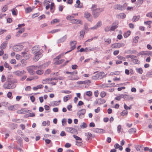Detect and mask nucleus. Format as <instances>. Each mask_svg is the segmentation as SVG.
I'll return each mask as SVG.
<instances>
[{
	"label": "nucleus",
	"mask_w": 152,
	"mask_h": 152,
	"mask_svg": "<svg viewBox=\"0 0 152 152\" xmlns=\"http://www.w3.org/2000/svg\"><path fill=\"white\" fill-rule=\"evenodd\" d=\"M32 10L31 8L30 7L26 8L25 9V12L26 13H28L31 12Z\"/></svg>",
	"instance_id": "72a5a7b5"
},
{
	"label": "nucleus",
	"mask_w": 152,
	"mask_h": 152,
	"mask_svg": "<svg viewBox=\"0 0 152 152\" xmlns=\"http://www.w3.org/2000/svg\"><path fill=\"white\" fill-rule=\"evenodd\" d=\"M85 136L87 137L86 139V140L87 141L90 140L92 136L91 134L89 132L86 133H85Z\"/></svg>",
	"instance_id": "dca6fc26"
},
{
	"label": "nucleus",
	"mask_w": 152,
	"mask_h": 152,
	"mask_svg": "<svg viewBox=\"0 0 152 152\" xmlns=\"http://www.w3.org/2000/svg\"><path fill=\"white\" fill-rule=\"evenodd\" d=\"M124 107L126 110H128L132 108V106L130 105V106L128 107L125 104H124Z\"/></svg>",
	"instance_id": "3c124183"
},
{
	"label": "nucleus",
	"mask_w": 152,
	"mask_h": 152,
	"mask_svg": "<svg viewBox=\"0 0 152 152\" xmlns=\"http://www.w3.org/2000/svg\"><path fill=\"white\" fill-rule=\"evenodd\" d=\"M144 1L145 0H137L136 2L137 7H140Z\"/></svg>",
	"instance_id": "412c9836"
},
{
	"label": "nucleus",
	"mask_w": 152,
	"mask_h": 152,
	"mask_svg": "<svg viewBox=\"0 0 152 152\" xmlns=\"http://www.w3.org/2000/svg\"><path fill=\"white\" fill-rule=\"evenodd\" d=\"M116 17L118 18H121L124 19L126 17V14L124 13H122L118 14L116 15Z\"/></svg>",
	"instance_id": "2eb2a0df"
},
{
	"label": "nucleus",
	"mask_w": 152,
	"mask_h": 152,
	"mask_svg": "<svg viewBox=\"0 0 152 152\" xmlns=\"http://www.w3.org/2000/svg\"><path fill=\"white\" fill-rule=\"evenodd\" d=\"M87 126V124L85 122H83L82 124H81L80 125V128L84 129L86 128Z\"/></svg>",
	"instance_id": "c9c22d12"
},
{
	"label": "nucleus",
	"mask_w": 152,
	"mask_h": 152,
	"mask_svg": "<svg viewBox=\"0 0 152 152\" xmlns=\"http://www.w3.org/2000/svg\"><path fill=\"white\" fill-rule=\"evenodd\" d=\"M121 125H119L117 127V131L118 133H119L120 132L121 130Z\"/></svg>",
	"instance_id": "69168bd1"
},
{
	"label": "nucleus",
	"mask_w": 152,
	"mask_h": 152,
	"mask_svg": "<svg viewBox=\"0 0 152 152\" xmlns=\"http://www.w3.org/2000/svg\"><path fill=\"white\" fill-rule=\"evenodd\" d=\"M88 50H87V52H89L91 51H93L94 50L98 51L99 50V49L96 47H93L92 48H88Z\"/></svg>",
	"instance_id": "b1692460"
},
{
	"label": "nucleus",
	"mask_w": 152,
	"mask_h": 152,
	"mask_svg": "<svg viewBox=\"0 0 152 152\" xmlns=\"http://www.w3.org/2000/svg\"><path fill=\"white\" fill-rule=\"evenodd\" d=\"M147 17L152 18V12H149L147 13L146 15Z\"/></svg>",
	"instance_id": "e2e57ef3"
},
{
	"label": "nucleus",
	"mask_w": 152,
	"mask_h": 152,
	"mask_svg": "<svg viewBox=\"0 0 152 152\" xmlns=\"http://www.w3.org/2000/svg\"><path fill=\"white\" fill-rule=\"evenodd\" d=\"M88 48H86L85 49H84L83 48H81L79 51H77V52L80 51V52H87V50H88Z\"/></svg>",
	"instance_id": "49530a36"
},
{
	"label": "nucleus",
	"mask_w": 152,
	"mask_h": 152,
	"mask_svg": "<svg viewBox=\"0 0 152 152\" xmlns=\"http://www.w3.org/2000/svg\"><path fill=\"white\" fill-rule=\"evenodd\" d=\"M18 82L16 79H7L6 82L3 86V87L5 89H12L16 87L15 83Z\"/></svg>",
	"instance_id": "f257e3e1"
},
{
	"label": "nucleus",
	"mask_w": 152,
	"mask_h": 152,
	"mask_svg": "<svg viewBox=\"0 0 152 152\" xmlns=\"http://www.w3.org/2000/svg\"><path fill=\"white\" fill-rule=\"evenodd\" d=\"M139 37L138 36L135 37L133 39V42L135 43H137L138 42Z\"/></svg>",
	"instance_id": "603ef678"
},
{
	"label": "nucleus",
	"mask_w": 152,
	"mask_h": 152,
	"mask_svg": "<svg viewBox=\"0 0 152 152\" xmlns=\"http://www.w3.org/2000/svg\"><path fill=\"white\" fill-rule=\"evenodd\" d=\"M72 96L71 95H69L66 96H64V102H66L69 99L72 98Z\"/></svg>",
	"instance_id": "aec40b11"
},
{
	"label": "nucleus",
	"mask_w": 152,
	"mask_h": 152,
	"mask_svg": "<svg viewBox=\"0 0 152 152\" xmlns=\"http://www.w3.org/2000/svg\"><path fill=\"white\" fill-rule=\"evenodd\" d=\"M120 74V72L119 71H115L111 72L109 75L110 76H113L114 75H118Z\"/></svg>",
	"instance_id": "c85d7f7f"
},
{
	"label": "nucleus",
	"mask_w": 152,
	"mask_h": 152,
	"mask_svg": "<svg viewBox=\"0 0 152 152\" xmlns=\"http://www.w3.org/2000/svg\"><path fill=\"white\" fill-rule=\"evenodd\" d=\"M125 45L124 43H117L113 44L112 45V46L113 48H119L121 47H124Z\"/></svg>",
	"instance_id": "9d476101"
},
{
	"label": "nucleus",
	"mask_w": 152,
	"mask_h": 152,
	"mask_svg": "<svg viewBox=\"0 0 152 152\" xmlns=\"http://www.w3.org/2000/svg\"><path fill=\"white\" fill-rule=\"evenodd\" d=\"M106 95V93L104 91H102L100 94V96L102 98H103L105 97Z\"/></svg>",
	"instance_id": "680f3d73"
},
{
	"label": "nucleus",
	"mask_w": 152,
	"mask_h": 152,
	"mask_svg": "<svg viewBox=\"0 0 152 152\" xmlns=\"http://www.w3.org/2000/svg\"><path fill=\"white\" fill-rule=\"evenodd\" d=\"M14 73L16 75L18 76H21L24 74H25L26 73V72L24 70H18L14 72Z\"/></svg>",
	"instance_id": "f8f14e48"
},
{
	"label": "nucleus",
	"mask_w": 152,
	"mask_h": 152,
	"mask_svg": "<svg viewBox=\"0 0 152 152\" xmlns=\"http://www.w3.org/2000/svg\"><path fill=\"white\" fill-rule=\"evenodd\" d=\"M37 68L38 67L37 65H34L27 67V69L30 75H34L35 72H36L37 74H38V70H37L36 71H35L37 69Z\"/></svg>",
	"instance_id": "20e7f679"
},
{
	"label": "nucleus",
	"mask_w": 152,
	"mask_h": 152,
	"mask_svg": "<svg viewBox=\"0 0 152 152\" xmlns=\"http://www.w3.org/2000/svg\"><path fill=\"white\" fill-rule=\"evenodd\" d=\"M32 53L34 55L33 60L36 62L38 60V45H36L32 48Z\"/></svg>",
	"instance_id": "39448f33"
},
{
	"label": "nucleus",
	"mask_w": 152,
	"mask_h": 152,
	"mask_svg": "<svg viewBox=\"0 0 152 152\" xmlns=\"http://www.w3.org/2000/svg\"><path fill=\"white\" fill-rule=\"evenodd\" d=\"M31 111L25 108H22L20 110L17 111V113L20 114H24L28 113V114H34V113H30Z\"/></svg>",
	"instance_id": "423d86ee"
},
{
	"label": "nucleus",
	"mask_w": 152,
	"mask_h": 152,
	"mask_svg": "<svg viewBox=\"0 0 152 152\" xmlns=\"http://www.w3.org/2000/svg\"><path fill=\"white\" fill-rule=\"evenodd\" d=\"M80 36L83 38L84 37V35L85 34V32L84 30H82L80 32Z\"/></svg>",
	"instance_id": "a19ab883"
},
{
	"label": "nucleus",
	"mask_w": 152,
	"mask_h": 152,
	"mask_svg": "<svg viewBox=\"0 0 152 152\" xmlns=\"http://www.w3.org/2000/svg\"><path fill=\"white\" fill-rule=\"evenodd\" d=\"M68 77L69 78V79L71 80H77L78 79V78H75L73 77L72 76H69Z\"/></svg>",
	"instance_id": "5fc2aeb1"
},
{
	"label": "nucleus",
	"mask_w": 152,
	"mask_h": 152,
	"mask_svg": "<svg viewBox=\"0 0 152 152\" xmlns=\"http://www.w3.org/2000/svg\"><path fill=\"white\" fill-rule=\"evenodd\" d=\"M66 130L68 132L74 134H77L78 133L77 129L76 128L72 127H67L66 128Z\"/></svg>",
	"instance_id": "0eeeda50"
},
{
	"label": "nucleus",
	"mask_w": 152,
	"mask_h": 152,
	"mask_svg": "<svg viewBox=\"0 0 152 152\" xmlns=\"http://www.w3.org/2000/svg\"><path fill=\"white\" fill-rule=\"evenodd\" d=\"M97 6L95 4H93L91 8L92 11V14L95 18L98 17L100 13L102 12L104 9L103 8H97Z\"/></svg>",
	"instance_id": "f03ea898"
},
{
	"label": "nucleus",
	"mask_w": 152,
	"mask_h": 152,
	"mask_svg": "<svg viewBox=\"0 0 152 152\" xmlns=\"http://www.w3.org/2000/svg\"><path fill=\"white\" fill-rule=\"evenodd\" d=\"M8 9V7L7 5H5L3 7L2 9V11L5 12L7 11Z\"/></svg>",
	"instance_id": "4d7b16f0"
},
{
	"label": "nucleus",
	"mask_w": 152,
	"mask_h": 152,
	"mask_svg": "<svg viewBox=\"0 0 152 152\" xmlns=\"http://www.w3.org/2000/svg\"><path fill=\"white\" fill-rule=\"evenodd\" d=\"M61 92L62 93H64L66 94H69L71 92V91L69 90H62L61 91Z\"/></svg>",
	"instance_id": "864d4df0"
},
{
	"label": "nucleus",
	"mask_w": 152,
	"mask_h": 152,
	"mask_svg": "<svg viewBox=\"0 0 152 152\" xmlns=\"http://www.w3.org/2000/svg\"><path fill=\"white\" fill-rule=\"evenodd\" d=\"M140 18V16L139 15L137 16H134L132 19V21L133 22H136L139 20Z\"/></svg>",
	"instance_id": "5701e85b"
},
{
	"label": "nucleus",
	"mask_w": 152,
	"mask_h": 152,
	"mask_svg": "<svg viewBox=\"0 0 152 152\" xmlns=\"http://www.w3.org/2000/svg\"><path fill=\"white\" fill-rule=\"evenodd\" d=\"M99 77L97 74H96L95 75L92 76V79L94 80H96L98 79Z\"/></svg>",
	"instance_id": "de8ad7c7"
},
{
	"label": "nucleus",
	"mask_w": 152,
	"mask_h": 152,
	"mask_svg": "<svg viewBox=\"0 0 152 152\" xmlns=\"http://www.w3.org/2000/svg\"><path fill=\"white\" fill-rule=\"evenodd\" d=\"M77 44V42L75 41H71L70 42V45L71 46V50L66 52L65 54H66L74 49L76 48V45Z\"/></svg>",
	"instance_id": "6e6552de"
},
{
	"label": "nucleus",
	"mask_w": 152,
	"mask_h": 152,
	"mask_svg": "<svg viewBox=\"0 0 152 152\" xmlns=\"http://www.w3.org/2000/svg\"><path fill=\"white\" fill-rule=\"evenodd\" d=\"M43 52V50L42 49L39 50V59L42 57L43 55L42 53Z\"/></svg>",
	"instance_id": "e433bc0d"
},
{
	"label": "nucleus",
	"mask_w": 152,
	"mask_h": 152,
	"mask_svg": "<svg viewBox=\"0 0 152 152\" xmlns=\"http://www.w3.org/2000/svg\"><path fill=\"white\" fill-rule=\"evenodd\" d=\"M54 3L53 2H52L50 4V10L51 12L52 13H53L54 12V10H53L54 7Z\"/></svg>",
	"instance_id": "473e14b6"
},
{
	"label": "nucleus",
	"mask_w": 152,
	"mask_h": 152,
	"mask_svg": "<svg viewBox=\"0 0 152 152\" xmlns=\"http://www.w3.org/2000/svg\"><path fill=\"white\" fill-rule=\"evenodd\" d=\"M104 40L105 42H106L107 44H109L111 43V39H110L108 38L107 39H104Z\"/></svg>",
	"instance_id": "09e8293b"
},
{
	"label": "nucleus",
	"mask_w": 152,
	"mask_h": 152,
	"mask_svg": "<svg viewBox=\"0 0 152 152\" xmlns=\"http://www.w3.org/2000/svg\"><path fill=\"white\" fill-rule=\"evenodd\" d=\"M50 1L48 0H45L44 2V6L50 5Z\"/></svg>",
	"instance_id": "bf43d9fd"
},
{
	"label": "nucleus",
	"mask_w": 152,
	"mask_h": 152,
	"mask_svg": "<svg viewBox=\"0 0 152 152\" xmlns=\"http://www.w3.org/2000/svg\"><path fill=\"white\" fill-rule=\"evenodd\" d=\"M124 98L126 100H132L133 98L131 96L127 94H120L115 97V99L116 100L120 101L121 98Z\"/></svg>",
	"instance_id": "7ed1b4c3"
},
{
	"label": "nucleus",
	"mask_w": 152,
	"mask_h": 152,
	"mask_svg": "<svg viewBox=\"0 0 152 152\" xmlns=\"http://www.w3.org/2000/svg\"><path fill=\"white\" fill-rule=\"evenodd\" d=\"M83 83L84 84H88L91 83V81L89 80H86L85 81H83Z\"/></svg>",
	"instance_id": "338daca9"
},
{
	"label": "nucleus",
	"mask_w": 152,
	"mask_h": 152,
	"mask_svg": "<svg viewBox=\"0 0 152 152\" xmlns=\"http://www.w3.org/2000/svg\"><path fill=\"white\" fill-rule=\"evenodd\" d=\"M113 8L115 10H124V8L122 5L120 4L115 5L113 6Z\"/></svg>",
	"instance_id": "ddd939ff"
},
{
	"label": "nucleus",
	"mask_w": 152,
	"mask_h": 152,
	"mask_svg": "<svg viewBox=\"0 0 152 152\" xmlns=\"http://www.w3.org/2000/svg\"><path fill=\"white\" fill-rule=\"evenodd\" d=\"M23 46L22 45H17L13 46L12 49L15 51H19L23 49Z\"/></svg>",
	"instance_id": "1a4fd4ad"
},
{
	"label": "nucleus",
	"mask_w": 152,
	"mask_h": 152,
	"mask_svg": "<svg viewBox=\"0 0 152 152\" xmlns=\"http://www.w3.org/2000/svg\"><path fill=\"white\" fill-rule=\"evenodd\" d=\"M137 72L140 74H142L143 72V70L141 68H136V69Z\"/></svg>",
	"instance_id": "c756f323"
},
{
	"label": "nucleus",
	"mask_w": 152,
	"mask_h": 152,
	"mask_svg": "<svg viewBox=\"0 0 152 152\" xmlns=\"http://www.w3.org/2000/svg\"><path fill=\"white\" fill-rule=\"evenodd\" d=\"M10 127L13 129L16 128L17 127V125L16 124H12L10 125Z\"/></svg>",
	"instance_id": "a18cd8bd"
},
{
	"label": "nucleus",
	"mask_w": 152,
	"mask_h": 152,
	"mask_svg": "<svg viewBox=\"0 0 152 152\" xmlns=\"http://www.w3.org/2000/svg\"><path fill=\"white\" fill-rule=\"evenodd\" d=\"M51 104L53 106H56L58 105V101H54L51 103Z\"/></svg>",
	"instance_id": "f704fd0d"
},
{
	"label": "nucleus",
	"mask_w": 152,
	"mask_h": 152,
	"mask_svg": "<svg viewBox=\"0 0 152 152\" xmlns=\"http://www.w3.org/2000/svg\"><path fill=\"white\" fill-rule=\"evenodd\" d=\"M66 38L67 36L66 35H65L58 40V42L59 43L63 42L66 40Z\"/></svg>",
	"instance_id": "393cba45"
},
{
	"label": "nucleus",
	"mask_w": 152,
	"mask_h": 152,
	"mask_svg": "<svg viewBox=\"0 0 152 152\" xmlns=\"http://www.w3.org/2000/svg\"><path fill=\"white\" fill-rule=\"evenodd\" d=\"M128 132L130 134L134 133L136 132V129L135 128H131L129 129Z\"/></svg>",
	"instance_id": "2f4dec72"
},
{
	"label": "nucleus",
	"mask_w": 152,
	"mask_h": 152,
	"mask_svg": "<svg viewBox=\"0 0 152 152\" xmlns=\"http://www.w3.org/2000/svg\"><path fill=\"white\" fill-rule=\"evenodd\" d=\"M59 22L58 19H54L51 22V23L52 24H54L55 23H58Z\"/></svg>",
	"instance_id": "79ce46f5"
},
{
	"label": "nucleus",
	"mask_w": 152,
	"mask_h": 152,
	"mask_svg": "<svg viewBox=\"0 0 152 152\" xmlns=\"http://www.w3.org/2000/svg\"><path fill=\"white\" fill-rule=\"evenodd\" d=\"M86 110L85 109H82L79 110L77 114H85L86 113Z\"/></svg>",
	"instance_id": "7c9ffc66"
},
{
	"label": "nucleus",
	"mask_w": 152,
	"mask_h": 152,
	"mask_svg": "<svg viewBox=\"0 0 152 152\" xmlns=\"http://www.w3.org/2000/svg\"><path fill=\"white\" fill-rule=\"evenodd\" d=\"M117 57L119 60H123L124 61H126V58L125 57H123L122 56H121L118 55V56H117Z\"/></svg>",
	"instance_id": "8fccbe9b"
},
{
	"label": "nucleus",
	"mask_w": 152,
	"mask_h": 152,
	"mask_svg": "<svg viewBox=\"0 0 152 152\" xmlns=\"http://www.w3.org/2000/svg\"><path fill=\"white\" fill-rule=\"evenodd\" d=\"M66 19L68 20H71L72 22L73 20L71 15H68L66 17Z\"/></svg>",
	"instance_id": "0e129e2a"
},
{
	"label": "nucleus",
	"mask_w": 152,
	"mask_h": 152,
	"mask_svg": "<svg viewBox=\"0 0 152 152\" xmlns=\"http://www.w3.org/2000/svg\"><path fill=\"white\" fill-rule=\"evenodd\" d=\"M118 24V22H117L116 23V25H113L110 27V30L111 31H113L115 30V29L118 28V26L117 25Z\"/></svg>",
	"instance_id": "a878e982"
},
{
	"label": "nucleus",
	"mask_w": 152,
	"mask_h": 152,
	"mask_svg": "<svg viewBox=\"0 0 152 152\" xmlns=\"http://www.w3.org/2000/svg\"><path fill=\"white\" fill-rule=\"evenodd\" d=\"M4 66L5 68H8L9 69H12L11 67L9 66L8 64L6 62L4 63Z\"/></svg>",
	"instance_id": "37998d69"
},
{
	"label": "nucleus",
	"mask_w": 152,
	"mask_h": 152,
	"mask_svg": "<svg viewBox=\"0 0 152 152\" xmlns=\"http://www.w3.org/2000/svg\"><path fill=\"white\" fill-rule=\"evenodd\" d=\"M104 30L106 32H108L109 31H111L110 30V28L109 26H107L105 28Z\"/></svg>",
	"instance_id": "774afa93"
},
{
	"label": "nucleus",
	"mask_w": 152,
	"mask_h": 152,
	"mask_svg": "<svg viewBox=\"0 0 152 152\" xmlns=\"http://www.w3.org/2000/svg\"><path fill=\"white\" fill-rule=\"evenodd\" d=\"M130 31H128L126 33L124 34V36L125 38H126L130 35Z\"/></svg>",
	"instance_id": "4c0bfd02"
},
{
	"label": "nucleus",
	"mask_w": 152,
	"mask_h": 152,
	"mask_svg": "<svg viewBox=\"0 0 152 152\" xmlns=\"http://www.w3.org/2000/svg\"><path fill=\"white\" fill-rule=\"evenodd\" d=\"M143 55L149 56V51H142Z\"/></svg>",
	"instance_id": "052dcab7"
},
{
	"label": "nucleus",
	"mask_w": 152,
	"mask_h": 152,
	"mask_svg": "<svg viewBox=\"0 0 152 152\" xmlns=\"http://www.w3.org/2000/svg\"><path fill=\"white\" fill-rule=\"evenodd\" d=\"M73 136L74 138H75L77 141V140L81 141L82 140L81 138L77 135H74Z\"/></svg>",
	"instance_id": "c03bdc74"
},
{
	"label": "nucleus",
	"mask_w": 152,
	"mask_h": 152,
	"mask_svg": "<svg viewBox=\"0 0 152 152\" xmlns=\"http://www.w3.org/2000/svg\"><path fill=\"white\" fill-rule=\"evenodd\" d=\"M137 56H136L132 55V57H131V59H132L131 61L135 64H140V61L137 59Z\"/></svg>",
	"instance_id": "9b49d317"
},
{
	"label": "nucleus",
	"mask_w": 152,
	"mask_h": 152,
	"mask_svg": "<svg viewBox=\"0 0 152 152\" xmlns=\"http://www.w3.org/2000/svg\"><path fill=\"white\" fill-rule=\"evenodd\" d=\"M6 77L4 75H2L1 77V81L3 83L6 80Z\"/></svg>",
	"instance_id": "13d9d810"
},
{
	"label": "nucleus",
	"mask_w": 152,
	"mask_h": 152,
	"mask_svg": "<svg viewBox=\"0 0 152 152\" xmlns=\"http://www.w3.org/2000/svg\"><path fill=\"white\" fill-rule=\"evenodd\" d=\"M91 16V14L88 12H85L84 13V17L87 19H88Z\"/></svg>",
	"instance_id": "58836bf2"
},
{
	"label": "nucleus",
	"mask_w": 152,
	"mask_h": 152,
	"mask_svg": "<svg viewBox=\"0 0 152 152\" xmlns=\"http://www.w3.org/2000/svg\"><path fill=\"white\" fill-rule=\"evenodd\" d=\"M12 14L14 15H17V10L16 9H13L12 10Z\"/></svg>",
	"instance_id": "ea45409f"
},
{
	"label": "nucleus",
	"mask_w": 152,
	"mask_h": 152,
	"mask_svg": "<svg viewBox=\"0 0 152 152\" xmlns=\"http://www.w3.org/2000/svg\"><path fill=\"white\" fill-rule=\"evenodd\" d=\"M102 22L100 21H99L94 26V27L91 28V29H97L98 28L101 26L102 25Z\"/></svg>",
	"instance_id": "f3484780"
},
{
	"label": "nucleus",
	"mask_w": 152,
	"mask_h": 152,
	"mask_svg": "<svg viewBox=\"0 0 152 152\" xmlns=\"http://www.w3.org/2000/svg\"><path fill=\"white\" fill-rule=\"evenodd\" d=\"M86 94L88 96H91L92 95V92L91 91H87Z\"/></svg>",
	"instance_id": "6e6d98bb"
},
{
	"label": "nucleus",
	"mask_w": 152,
	"mask_h": 152,
	"mask_svg": "<svg viewBox=\"0 0 152 152\" xmlns=\"http://www.w3.org/2000/svg\"><path fill=\"white\" fill-rule=\"evenodd\" d=\"M105 100L103 99H99L96 100L95 102L96 104H101L105 102Z\"/></svg>",
	"instance_id": "4468645a"
},
{
	"label": "nucleus",
	"mask_w": 152,
	"mask_h": 152,
	"mask_svg": "<svg viewBox=\"0 0 152 152\" xmlns=\"http://www.w3.org/2000/svg\"><path fill=\"white\" fill-rule=\"evenodd\" d=\"M64 61V59H62L58 61H56L54 63V64L56 65L60 64H62Z\"/></svg>",
	"instance_id": "cd10ccee"
},
{
	"label": "nucleus",
	"mask_w": 152,
	"mask_h": 152,
	"mask_svg": "<svg viewBox=\"0 0 152 152\" xmlns=\"http://www.w3.org/2000/svg\"><path fill=\"white\" fill-rule=\"evenodd\" d=\"M8 110L11 111H14L16 110V105H11L8 107Z\"/></svg>",
	"instance_id": "4be33fe9"
},
{
	"label": "nucleus",
	"mask_w": 152,
	"mask_h": 152,
	"mask_svg": "<svg viewBox=\"0 0 152 152\" xmlns=\"http://www.w3.org/2000/svg\"><path fill=\"white\" fill-rule=\"evenodd\" d=\"M104 130L102 129H93V131L96 133H101L103 132Z\"/></svg>",
	"instance_id": "6ab92c4d"
},
{
	"label": "nucleus",
	"mask_w": 152,
	"mask_h": 152,
	"mask_svg": "<svg viewBox=\"0 0 152 152\" xmlns=\"http://www.w3.org/2000/svg\"><path fill=\"white\" fill-rule=\"evenodd\" d=\"M7 41H4L1 44L0 47V49L1 50L4 49L7 46Z\"/></svg>",
	"instance_id": "a211bd4d"
},
{
	"label": "nucleus",
	"mask_w": 152,
	"mask_h": 152,
	"mask_svg": "<svg viewBox=\"0 0 152 152\" xmlns=\"http://www.w3.org/2000/svg\"><path fill=\"white\" fill-rule=\"evenodd\" d=\"M97 74L99 77H105V75H104V72H98Z\"/></svg>",
	"instance_id": "bb28decb"
}]
</instances>
